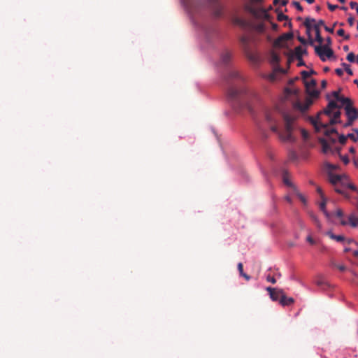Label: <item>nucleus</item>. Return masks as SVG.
Masks as SVG:
<instances>
[{
	"instance_id": "nucleus-1",
	"label": "nucleus",
	"mask_w": 358,
	"mask_h": 358,
	"mask_svg": "<svg viewBox=\"0 0 358 358\" xmlns=\"http://www.w3.org/2000/svg\"><path fill=\"white\" fill-rule=\"evenodd\" d=\"M275 115L276 114L274 112H267L265 115L266 121L268 126L270 127V129L273 132L276 133L282 140L287 141H292V132L293 129L292 124L294 121V118L288 114H284L285 134H282L278 130Z\"/></svg>"
},
{
	"instance_id": "nucleus-2",
	"label": "nucleus",
	"mask_w": 358,
	"mask_h": 358,
	"mask_svg": "<svg viewBox=\"0 0 358 358\" xmlns=\"http://www.w3.org/2000/svg\"><path fill=\"white\" fill-rule=\"evenodd\" d=\"M206 8L210 9L213 15L217 17H220L222 14V6L219 3V0H206V2H203L201 0H193L187 6V9L191 14L197 13Z\"/></svg>"
},
{
	"instance_id": "nucleus-3",
	"label": "nucleus",
	"mask_w": 358,
	"mask_h": 358,
	"mask_svg": "<svg viewBox=\"0 0 358 358\" xmlns=\"http://www.w3.org/2000/svg\"><path fill=\"white\" fill-rule=\"evenodd\" d=\"M315 22V20L313 18L307 17L306 18L303 24L306 27L308 32L310 31L311 29H313L315 32V40L320 43L322 44L323 43V38L320 34V27L324 25V21L323 20H320L317 24H312Z\"/></svg>"
},
{
	"instance_id": "nucleus-4",
	"label": "nucleus",
	"mask_w": 358,
	"mask_h": 358,
	"mask_svg": "<svg viewBox=\"0 0 358 358\" xmlns=\"http://www.w3.org/2000/svg\"><path fill=\"white\" fill-rule=\"evenodd\" d=\"M321 113L322 112H320L315 118L310 117V122L314 126L315 130L317 131H320L321 129H324L325 130L324 134L327 136H329L332 134H337V130L336 129H328L329 125L327 124H324L320 121V115Z\"/></svg>"
},
{
	"instance_id": "nucleus-5",
	"label": "nucleus",
	"mask_w": 358,
	"mask_h": 358,
	"mask_svg": "<svg viewBox=\"0 0 358 358\" xmlns=\"http://www.w3.org/2000/svg\"><path fill=\"white\" fill-rule=\"evenodd\" d=\"M315 53L319 56L322 62H325L327 58H331L334 57L333 50L327 45H320L315 47Z\"/></svg>"
},
{
	"instance_id": "nucleus-6",
	"label": "nucleus",
	"mask_w": 358,
	"mask_h": 358,
	"mask_svg": "<svg viewBox=\"0 0 358 358\" xmlns=\"http://www.w3.org/2000/svg\"><path fill=\"white\" fill-rule=\"evenodd\" d=\"M247 9L255 17L262 18L266 20H270V15L264 8H256L252 6H248Z\"/></svg>"
},
{
	"instance_id": "nucleus-7",
	"label": "nucleus",
	"mask_w": 358,
	"mask_h": 358,
	"mask_svg": "<svg viewBox=\"0 0 358 358\" xmlns=\"http://www.w3.org/2000/svg\"><path fill=\"white\" fill-rule=\"evenodd\" d=\"M266 291L268 292L269 296L272 301H280L281 295L282 294L283 290L282 289L273 288L271 287H266Z\"/></svg>"
},
{
	"instance_id": "nucleus-8",
	"label": "nucleus",
	"mask_w": 358,
	"mask_h": 358,
	"mask_svg": "<svg viewBox=\"0 0 358 358\" xmlns=\"http://www.w3.org/2000/svg\"><path fill=\"white\" fill-rule=\"evenodd\" d=\"M344 109L348 119L355 121L358 118V110L353 107L352 105L345 106Z\"/></svg>"
},
{
	"instance_id": "nucleus-9",
	"label": "nucleus",
	"mask_w": 358,
	"mask_h": 358,
	"mask_svg": "<svg viewBox=\"0 0 358 358\" xmlns=\"http://www.w3.org/2000/svg\"><path fill=\"white\" fill-rule=\"evenodd\" d=\"M244 92L243 90H238L234 86L230 87L227 91V95L229 99L236 100Z\"/></svg>"
},
{
	"instance_id": "nucleus-10",
	"label": "nucleus",
	"mask_w": 358,
	"mask_h": 358,
	"mask_svg": "<svg viewBox=\"0 0 358 358\" xmlns=\"http://www.w3.org/2000/svg\"><path fill=\"white\" fill-rule=\"evenodd\" d=\"M341 178H345V175L334 174L331 172L328 173V180L329 182L335 187H339L338 184Z\"/></svg>"
},
{
	"instance_id": "nucleus-11",
	"label": "nucleus",
	"mask_w": 358,
	"mask_h": 358,
	"mask_svg": "<svg viewBox=\"0 0 358 358\" xmlns=\"http://www.w3.org/2000/svg\"><path fill=\"white\" fill-rule=\"evenodd\" d=\"M293 36L292 32L283 34L275 40V45L282 47L284 42L292 39Z\"/></svg>"
},
{
	"instance_id": "nucleus-12",
	"label": "nucleus",
	"mask_w": 358,
	"mask_h": 358,
	"mask_svg": "<svg viewBox=\"0 0 358 358\" xmlns=\"http://www.w3.org/2000/svg\"><path fill=\"white\" fill-rule=\"evenodd\" d=\"M294 300L292 297H287L286 296L285 292H282V294L281 295V298L280 299V303L283 306H289L292 303H294Z\"/></svg>"
},
{
	"instance_id": "nucleus-13",
	"label": "nucleus",
	"mask_w": 358,
	"mask_h": 358,
	"mask_svg": "<svg viewBox=\"0 0 358 358\" xmlns=\"http://www.w3.org/2000/svg\"><path fill=\"white\" fill-rule=\"evenodd\" d=\"M306 54H307L306 49H303L301 46H297L295 48L294 52H292L290 53L289 57H292L294 55L296 58L302 57L303 55H306Z\"/></svg>"
},
{
	"instance_id": "nucleus-14",
	"label": "nucleus",
	"mask_w": 358,
	"mask_h": 358,
	"mask_svg": "<svg viewBox=\"0 0 358 358\" xmlns=\"http://www.w3.org/2000/svg\"><path fill=\"white\" fill-rule=\"evenodd\" d=\"M341 111H339V110L336 111L334 113L332 117L330 119L329 122L327 124L334 125V124H336V123L340 122L339 118L341 117Z\"/></svg>"
},
{
	"instance_id": "nucleus-15",
	"label": "nucleus",
	"mask_w": 358,
	"mask_h": 358,
	"mask_svg": "<svg viewBox=\"0 0 358 358\" xmlns=\"http://www.w3.org/2000/svg\"><path fill=\"white\" fill-rule=\"evenodd\" d=\"M327 235L331 239L335 240L338 242H345V237L342 235H335L331 231H327Z\"/></svg>"
},
{
	"instance_id": "nucleus-16",
	"label": "nucleus",
	"mask_w": 358,
	"mask_h": 358,
	"mask_svg": "<svg viewBox=\"0 0 358 358\" xmlns=\"http://www.w3.org/2000/svg\"><path fill=\"white\" fill-rule=\"evenodd\" d=\"M322 199V201L320 204V208L324 213L325 216L327 218H329L331 217V214L329 213H328L327 211V210H326V199L324 198V199Z\"/></svg>"
},
{
	"instance_id": "nucleus-17",
	"label": "nucleus",
	"mask_w": 358,
	"mask_h": 358,
	"mask_svg": "<svg viewBox=\"0 0 358 358\" xmlns=\"http://www.w3.org/2000/svg\"><path fill=\"white\" fill-rule=\"evenodd\" d=\"M231 59V53L229 51L224 52L221 57L222 62L224 64H227Z\"/></svg>"
},
{
	"instance_id": "nucleus-18",
	"label": "nucleus",
	"mask_w": 358,
	"mask_h": 358,
	"mask_svg": "<svg viewBox=\"0 0 358 358\" xmlns=\"http://www.w3.org/2000/svg\"><path fill=\"white\" fill-rule=\"evenodd\" d=\"M348 220H349V222L352 227H355L357 226V224H358V217H356L354 215H350L348 217Z\"/></svg>"
},
{
	"instance_id": "nucleus-19",
	"label": "nucleus",
	"mask_w": 358,
	"mask_h": 358,
	"mask_svg": "<svg viewBox=\"0 0 358 358\" xmlns=\"http://www.w3.org/2000/svg\"><path fill=\"white\" fill-rule=\"evenodd\" d=\"M320 142L322 144L323 152L327 153L329 150H330V145H329L326 140L320 139Z\"/></svg>"
},
{
	"instance_id": "nucleus-20",
	"label": "nucleus",
	"mask_w": 358,
	"mask_h": 358,
	"mask_svg": "<svg viewBox=\"0 0 358 358\" xmlns=\"http://www.w3.org/2000/svg\"><path fill=\"white\" fill-rule=\"evenodd\" d=\"M337 101L341 102L345 106H348V105L349 106L352 105V102L350 99L345 98V97H343V96H341Z\"/></svg>"
},
{
	"instance_id": "nucleus-21",
	"label": "nucleus",
	"mask_w": 358,
	"mask_h": 358,
	"mask_svg": "<svg viewBox=\"0 0 358 358\" xmlns=\"http://www.w3.org/2000/svg\"><path fill=\"white\" fill-rule=\"evenodd\" d=\"M238 271L240 272L241 275L244 277L247 280H249L250 279V277L248 275H247L246 273H244L243 266L242 263L240 262V263L238 264Z\"/></svg>"
},
{
	"instance_id": "nucleus-22",
	"label": "nucleus",
	"mask_w": 358,
	"mask_h": 358,
	"mask_svg": "<svg viewBox=\"0 0 358 358\" xmlns=\"http://www.w3.org/2000/svg\"><path fill=\"white\" fill-rule=\"evenodd\" d=\"M306 90L315 88L316 86V81L312 79L310 81H304Z\"/></svg>"
},
{
	"instance_id": "nucleus-23",
	"label": "nucleus",
	"mask_w": 358,
	"mask_h": 358,
	"mask_svg": "<svg viewBox=\"0 0 358 358\" xmlns=\"http://www.w3.org/2000/svg\"><path fill=\"white\" fill-rule=\"evenodd\" d=\"M229 78H231V79L232 78L242 79L239 72L237 71H235V70L231 71L229 73Z\"/></svg>"
},
{
	"instance_id": "nucleus-24",
	"label": "nucleus",
	"mask_w": 358,
	"mask_h": 358,
	"mask_svg": "<svg viewBox=\"0 0 358 358\" xmlns=\"http://www.w3.org/2000/svg\"><path fill=\"white\" fill-rule=\"evenodd\" d=\"M353 131L356 133V134H348V138H350L355 142H357L358 141V129H353Z\"/></svg>"
},
{
	"instance_id": "nucleus-25",
	"label": "nucleus",
	"mask_w": 358,
	"mask_h": 358,
	"mask_svg": "<svg viewBox=\"0 0 358 358\" xmlns=\"http://www.w3.org/2000/svg\"><path fill=\"white\" fill-rule=\"evenodd\" d=\"M347 184H349V182L348 181L347 176H345V178H341L338 187L343 189V188L347 187Z\"/></svg>"
},
{
	"instance_id": "nucleus-26",
	"label": "nucleus",
	"mask_w": 358,
	"mask_h": 358,
	"mask_svg": "<svg viewBox=\"0 0 358 358\" xmlns=\"http://www.w3.org/2000/svg\"><path fill=\"white\" fill-rule=\"evenodd\" d=\"M334 190H335L336 192H337V193L344 196V197L348 199H349L350 198V196L349 195V194L345 192L343 189H342L340 187H335Z\"/></svg>"
},
{
	"instance_id": "nucleus-27",
	"label": "nucleus",
	"mask_w": 358,
	"mask_h": 358,
	"mask_svg": "<svg viewBox=\"0 0 358 358\" xmlns=\"http://www.w3.org/2000/svg\"><path fill=\"white\" fill-rule=\"evenodd\" d=\"M283 182L287 186L293 187L294 188L295 187L289 180L287 173L286 172L283 173Z\"/></svg>"
},
{
	"instance_id": "nucleus-28",
	"label": "nucleus",
	"mask_w": 358,
	"mask_h": 358,
	"mask_svg": "<svg viewBox=\"0 0 358 358\" xmlns=\"http://www.w3.org/2000/svg\"><path fill=\"white\" fill-rule=\"evenodd\" d=\"M306 92L310 96L313 97H317L319 95V92L315 88L306 90Z\"/></svg>"
},
{
	"instance_id": "nucleus-29",
	"label": "nucleus",
	"mask_w": 358,
	"mask_h": 358,
	"mask_svg": "<svg viewBox=\"0 0 358 358\" xmlns=\"http://www.w3.org/2000/svg\"><path fill=\"white\" fill-rule=\"evenodd\" d=\"M271 62L274 64H278L280 62L279 56L274 52L271 54Z\"/></svg>"
},
{
	"instance_id": "nucleus-30",
	"label": "nucleus",
	"mask_w": 358,
	"mask_h": 358,
	"mask_svg": "<svg viewBox=\"0 0 358 358\" xmlns=\"http://www.w3.org/2000/svg\"><path fill=\"white\" fill-rule=\"evenodd\" d=\"M337 34L340 36H343L344 38V39H345V40L350 39V37L349 34H345V31L343 29H338L337 31Z\"/></svg>"
},
{
	"instance_id": "nucleus-31",
	"label": "nucleus",
	"mask_w": 358,
	"mask_h": 358,
	"mask_svg": "<svg viewBox=\"0 0 358 358\" xmlns=\"http://www.w3.org/2000/svg\"><path fill=\"white\" fill-rule=\"evenodd\" d=\"M328 108H331V110H334L335 108H340L341 106H338L336 101H331L329 102L328 105H327Z\"/></svg>"
},
{
	"instance_id": "nucleus-32",
	"label": "nucleus",
	"mask_w": 358,
	"mask_h": 358,
	"mask_svg": "<svg viewBox=\"0 0 358 358\" xmlns=\"http://www.w3.org/2000/svg\"><path fill=\"white\" fill-rule=\"evenodd\" d=\"M347 139H348V136H345L343 134L340 135L338 137V141L342 145H345L346 143Z\"/></svg>"
},
{
	"instance_id": "nucleus-33",
	"label": "nucleus",
	"mask_w": 358,
	"mask_h": 358,
	"mask_svg": "<svg viewBox=\"0 0 358 358\" xmlns=\"http://www.w3.org/2000/svg\"><path fill=\"white\" fill-rule=\"evenodd\" d=\"M342 66L344 67L345 71L347 72L348 74L352 76L353 74L352 71L350 68V66L347 64L346 63H343Z\"/></svg>"
},
{
	"instance_id": "nucleus-34",
	"label": "nucleus",
	"mask_w": 358,
	"mask_h": 358,
	"mask_svg": "<svg viewBox=\"0 0 358 358\" xmlns=\"http://www.w3.org/2000/svg\"><path fill=\"white\" fill-rule=\"evenodd\" d=\"M347 60L350 62H354L355 61V55L353 52H350L346 57Z\"/></svg>"
},
{
	"instance_id": "nucleus-35",
	"label": "nucleus",
	"mask_w": 358,
	"mask_h": 358,
	"mask_svg": "<svg viewBox=\"0 0 358 358\" xmlns=\"http://www.w3.org/2000/svg\"><path fill=\"white\" fill-rule=\"evenodd\" d=\"M326 167L328 170H329V172H331L332 171L336 170L338 168L337 165L331 164L329 163L326 164Z\"/></svg>"
},
{
	"instance_id": "nucleus-36",
	"label": "nucleus",
	"mask_w": 358,
	"mask_h": 358,
	"mask_svg": "<svg viewBox=\"0 0 358 358\" xmlns=\"http://www.w3.org/2000/svg\"><path fill=\"white\" fill-rule=\"evenodd\" d=\"M277 19L278 21H283L285 20H288V16L284 15L283 13H280L278 14Z\"/></svg>"
},
{
	"instance_id": "nucleus-37",
	"label": "nucleus",
	"mask_w": 358,
	"mask_h": 358,
	"mask_svg": "<svg viewBox=\"0 0 358 358\" xmlns=\"http://www.w3.org/2000/svg\"><path fill=\"white\" fill-rule=\"evenodd\" d=\"M350 6L352 9H355V10L357 11V13L358 15V3L355 1H351L350 3Z\"/></svg>"
},
{
	"instance_id": "nucleus-38",
	"label": "nucleus",
	"mask_w": 358,
	"mask_h": 358,
	"mask_svg": "<svg viewBox=\"0 0 358 358\" xmlns=\"http://www.w3.org/2000/svg\"><path fill=\"white\" fill-rule=\"evenodd\" d=\"M301 77L304 80V81H307L306 79L310 77V73L306 71H303L301 72Z\"/></svg>"
},
{
	"instance_id": "nucleus-39",
	"label": "nucleus",
	"mask_w": 358,
	"mask_h": 358,
	"mask_svg": "<svg viewBox=\"0 0 358 358\" xmlns=\"http://www.w3.org/2000/svg\"><path fill=\"white\" fill-rule=\"evenodd\" d=\"M294 191L296 192V194L297 195V196L299 197V199L303 202V203H306V199L304 198V196L297 191L296 188L294 187Z\"/></svg>"
},
{
	"instance_id": "nucleus-40",
	"label": "nucleus",
	"mask_w": 358,
	"mask_h": 358,
	"mask_svg": "<svg viewBox=\"0 0 358 358\" xmlns=\"http://www.w3.org/2000/svg\"><path fill=\"white\" fill-rule=\"evenodd\" d=\"M293 5L294 6V7L300 12H302L303 11V8L302 6H301V4L299 3V2L298 1H293Z\"/></svg>"
},
{
	"instance_id": "nucleus-41",
	"label": "nucleus",
	"mask_w": 358,
	"mask_h": 358,
	"mask_svg": "<svg viewBox=\"0 0 358 358\" xmlns=\"http://www.w3.org/2000/svg\"><path fill=\"white\" fill-rule=\"evenodd\" d=\"M266 280L268 282H271L272 284H275L276 282V280L274 276H271L270 275H268L266 276Z\"/></svg>"
},
{
	"instance_id": "nucleus-42",
	"label": "nucleus",
	"mask_w": 358,
	"mask_h": 358,
	"mask_svg": "<svg viewBox=\"0 0 358 358\" xmlns=\"http://www.w3.org/2000/svg\"><path fill=\"white\" fill-rule=\"evenodd\" d=\"M347 188H349L355 192H358L357 187L354 184L350 182H349V184H347Z\"/></svg>"
},
{
	"instance_id": "nucleus-43",
	"label": "nucleus",
	"mask_w": 358,
	"mask_h": 358,
	"mask_svg": "<svg viewBox=\"0 0 358 358\" xmlns=\"http://www.w3.org/2000/svg\"><path fill=\"white\" fill-rule=\"evenodd\" d=\"M334 266H336L341 271H345L346 270V267L344 265H336L335 263L332 262L331 264Z\"/></svg>"
},
{
	"instance_id": "nucleus-44",
	"label": "nucleus",
	"mask_w": 358,
	"mask_h": 358,
	"mask_svg": "<svg viewBox=\"0 0 358 358\" xmlns=\"http://www.w3.org/2000/svg\"><path fill=\"white\" fill-rule=\"evenodd\" d=\"M311 217H312L313 220L317 224V227L320 228L321 227V224H320L319 220H317V217L315 215H311Z\"/></svg>"
},
{
	"instance_id": "nucleus-45",
	"label": "nucleus",
	"mask_w": 358,
	"mask_h": 358,
	"mask_svg": "<svg viewBox=\"0 0 358 358\" xmlns=\"http://www.w3.org/2000/svg\"><path fill=\"white\" fill-rule=\"evenodd\" d=\"M327 6L331 11H334L338 8L337 5H332L329 2L327 3Z\"/></svg>"
},
{
	"instance_id": "nucleus-46",
	"label": "nucleus",
	"mask_w": 358,
	"mask_h": 358,
	"mask_svg": "<svg viewBox=\"0 0 358 358\" xmlns=\"http://www.w3.org/2000/svg\"><path fill=\"white\" fill-rule=\"evenodd\" d=\"M336 215L338 217H342L343 216V212L341 208H338L336 211Z\"/></svg>"
},
{
	"instance_id": "nucleus-47",
	"label": "nucleus",
	"mask_w": 358,
	"mask_h": 358,
	"mask_svg": "<svg viewBox=\"0 0 358 358\" xmlns=\"http://www.w3.org/2000/svg\"><path fill=\"white\" fill-rule=\"evenodd\" d=\"M331 112H332V110L331 108H328V106H327V108L324 110L323 113L328 116H331Z\"/></svg>"
},
{
	"instance_id": "nucleus-48",
	"label": "nucleus",
	"mask_w": 358,
	"mask_h": 358,
	"mask_svg": "<svg viewBox=\"0 0 358 358\" xmlns=\"http://www.w3.org/2000/svg\"><path fill=\"white\" fill-rule=\"evenodd\" d=\"M348 22L350 27H352L354 25L355 18L352 16L349 17L348 19Z\"/></svg>"
},
{
	"instance_id": "nucleus-49",
	"label": "nucleus",
	"mask_w": 358,
	"mask_h": 358,
	"mask_svg": "<svg viewBox=\"0 0 358 358\" xmlns=\"http://www.w3.org/2000/svg\"><path fill=\"white\" fill-rule=\"evenodd\" d=\"M296 59L298 60V66H301L305 65V62H303L302 57H297Z\"/></svg>"
},
{
	"instance_id": "nucleus-50",
	"label": "nucleus",
	"mask_w": 358,
	"mask_h": 358,
	"mask_svg": "<svg viewBox=\"0 0 358 358\" xmlns=\"http://www.w3.org/2000/svg\"><path fill=\"white\" fill-rule=\"evenodd\" d=\"M332 95L336 99V101H338L339 99V98L341 96H340L339 92H338V91H334L332 92Z\"/></svg>"
},
{
	"instance_id": "nucleus-51",
	"label": "nucleus",
	"mask_w": 358,
	"mask_h": 358,
	"mask_svg": "<svg viewBox=\"0 0 358 358\" xmlns=\"http://www.w3.org/2000/svg\"><path fill=\"white\" fill-rule=\"evenodd\" d=\"M297 39H298V41H299L300 43H302V44H303V45H306V44L307 43L306 40L303 37H302V36H299L297 37Z\"/></svg>"
},
{
	"instance_id": "nucleus-52",
	"label": "nucleus",
	"mask_w": 358,
	"mask_h": 358,
	"mask_svg": "<svg viewBox=\"0 0 358 358\" xmlns=\"http://www.w3.org/2000/svg\"><path fill=\"white\" fill-rule=\"evenodd\" d=\"M326 42L327 43L324 45H327L328 47L331 48V45L332 44L331 38L330 37H327L326 38Z\"/></svg>"
},
{
	"instance_id": "nucleus-53",
	"label": "nucleus",
	"mask_w": 358,
	"mask_h": 358,
	"mask_svg": "<svg viewBox=\"0 0 358 358\" xmlns=\"http://www.w3.org/2000/svg\"><path fill=\"white\" fill-rule=\"evenodd\" d=\"M354 122H355L354 120H350V119H348V121L344 124V127H348L352 126Z\"/></svg>"
},
{
	"instance_id": "nucleus-54",
	"label": "nucleus",
	"mask_w": 358,
	"mask_h": 358,
	"mask_svg": "<svg viewBox=\"0 0 358 358\" xmlns=\"http://www.w3.org/2000/svg\"><path fill=\"white\" fill-rule=\"evenodd\" d=\"M241 43L244 45H246L248 43V39L247 37L245 36H243L241 39Z\"/></svg>"
},
{
	"instance_id": "nucleus-55",
	"label": "nucleus",
	"mask_w": 358,
	"mask_h": 358,
	"mask_svg": "<svg viewBox=\"0 0 358 358\" xmlns=\"http://www.w3.org/2000/svg\"><path fill=\"white\" fill-rule=\"evenodd\" d=\"M323 26L324 27L325 31H328V32H329L331 34L334 33V27L330 28V27H329L327 26H325V25H323Z\"/></svg>"
},
{
	"instance_id": "nucleus-56",
	"label": "nucleus",
	"mask_w": 358,
	"mask_h": 358,
	"mask_svg": "<svg viewBox=\"0 0 358 358\" xmlns=\"http://www.w3.org/2000/svg\"><path fill=\"white\" fill-rule=\"evenodd\" d=\"M335 71L336 73L339 76H341L343 74V71L341 69H336Z\"/></svg>"
},
{
	"instance_id": "nucleus-57",
	"label": "nucleus",
	"mask_w": 358,
	"mask_h": 358,
	"mask_svg": "<svg viewBox=\"0 0 358 358\" xmlns=\"http://www.w3.org/2000/svg\"><path fill=\"white\" fill-rule=\"evenodd\" d=\"M343 162H344L345 164H348L350 162L348 157L347 156H343L341 157Z\"/></svg>"
},
{
	"instance_id": "nucleus-58",
	"label": "nucleus",
	"mask_w": 358,
	"mask_h": 358,
	"mask_svg": "<svg viewBox=\"0 0 358 358\" xmlns=\"http://www.w3.org/2000/svg\"><path fill=\"white\" fill-rule=\"evenodd\" d=\"M306 241L312 245L315 244V241L310 236L307 237Z\"/></svg>"
},
{
	"instance_id": "nucleus-59",
	"label": "nucleus",
	"mask_w": 358,
	"mask_h": 358,
	"mask_svg": "<svg viewBox=\"0 0 358 358\" xmlns=\"http://www.w3.org/2000/svg\"><path fill=\"white\" fill-rule=\"evenodd\" d=\"M299 108L301 111H305L308 108V104H306L304 106L299 105Z\"/></svg>"
},
{
	"instance_id": "nucleus-60",
	"label": "nucleus",
	"mask_w": 358,
	"mask_h": 358,
	"mask_svg": "<svg viewBox=\"0 0 358 358\" xmlns=\"http://www.w3.org/2000/svg\"><path fill=\"white\" fill-rule=\"evenodd\" d=\"M317 192L320 194V196H321L322 199L325 198L324 194H323L322 190V189L320 187H317Z\"/></svg>"
},
{
	"instance_id": "nucleus-61",
	"label": "nucleus",
	"mask_w": 358,
	"mask_h": 358,
	"mask_svg": "<svg viewBox=\"0 0 358 358\" xmlns=\"http://www.w3.org/2000/svg\"><path fill=\"white\" fill-rule=\"evenodd\" d=\"M301 133H302V136L304 138H307L308 137V133L306 130L303 129L301 131Z\"/></svg>"
},
{
	"instance_id": "nucleus-62",
	"label": "nucleus",
	"mask_w": 358,
	"mask_h": 358,
	"mask_svg": "<svg viewBox=\"0 0 358 358\" xmlns=\"http://www.w3.org/2000/svg\"><path fill=\"white\" fill-rule=\"evenodd\" d=\"M354 275H355V278L354 279L352 280V282L354 283H357L358 284V275H357L356 274L354 273Z\"/></svg>"
},
{
	"instance_id": "nucleus-63",
	"label": "nucleus",
	"mask_w": 358,
	"mask_h": 358,
	"mask_svg": "<svg viewBox=\"0 0 358 358\" xmlns=\"http://www.w3.org/2000/svg\"><path fill=\"white\" fill-rule=\"evenodd\" d=\"M327 83L326 80H322L321 83V85L322 88H325L327 87Z\"/></svg>"
},
{
	"instance_id": "nucleus-64",
	"label": "nucleus",
	"mask_w": 358,
	"mask_h": 358,
	"mask_svg": "<svg viewBox=\"0 0 358 358\" xmlns=\"http://www.w3.org/2000/svg\"><path fill=\"white\" fill-rule=\"evenodd\" d=\"M280 3H281V6H285L287 3V0H282V1H280Z\"/></svg>"
}]
</instances>
